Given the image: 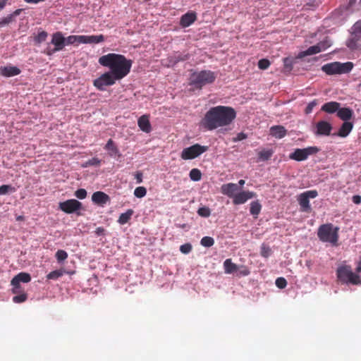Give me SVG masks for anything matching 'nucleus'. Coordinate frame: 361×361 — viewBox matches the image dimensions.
I'll list each match as a JSON object with an SVG mask.
<instances>
[{
    "mask_svg": "<svg viewBox=\"0 0 361 361\" xmlns=\"http://www.w3.org/2000/svg\"><path fill=\"white\" fill-rule=\"evenodd\" d=\"M276 286L279 288H284L287 286L286 280L283 277H279L276 280Z\"/></svg>",
    "mask_w": 361,
    "mask_h": 361,
    "instance_id": "nucleus-49",
    "label": "nucleus"
},
{
    "mask_svg": "<svg viewBox=\"0 0 361 361\" xmlns=\"http://www.w3.org/2000/svg\"><path fill=\"white\" fill-rule=\"evenodd\" d=\"M353 128V123L349 121H345L342 123L339 130L336 133H334L332 136H338L341 137H346Z\"/></svg>",
    "mask_w": 361,
    "mask_h": 361,
    "instance_id": "nucleus-15",
    "label": "nucleus"
},
{
    "mask_svg": "<svg viewBox=\"0 0 361 361\" xmlns=\"http://www.w3.org/2000/svg\"><path fill=\"white\" fill-rule=\"evenodd\" d=\"M239 274L241 276H247L250 274V271L247 268L243 267V269L240 270Z\"/></svg>",
    "mask_w": 361,
    "mask_h": 361,
    "instance_id": "nucleus-58",
    "label": "nucleus"
},
{
    "mask_svg": "<svg viewBox=\"0 0 361 361\" xmlns=\"http://www.w3.org/2000/svg\"><path fill=\"white\" fill-rule=\"evenodd\" d=\"M333 127L331 124L327 121H319L317 122V135L329 136L331 135V130Z\"/></svg>",
    "mask_w": 361,
    "mask_h": 361,
    "instance_id": "nucleus-17",
    "label": "nucleus"
},
{
    "mask_svg": "<svg viewBox=\"0 0 361 361\" xmlns=\"http://www.w3.org/2000/svg\"><path fill=\"white\" fill-rule=\"evenodd\" d=\"M104 149L109 152L110 157L120 156L119 150L112 139H109L106 144Z\"/></svg>",
    "mask_w": 361,
    "mask_h": 361,
    "instance_id": "nucleus-26",
    "label": "nucleus"
},
{
    "mask_svg": "<svg viewBox=\"0 0 361 361\" xmlns=\"http://www.w3.org/2000/svg\"><path fill=\"white\" fill-rule=\"evenodd\" d=\"M224 271L226 274H233L238 271V266L232 262L231 259H226L224 262Z\"/></svg>",
    "mask_w": 361,
    "mask_h": 361,
    "instance_id": "nucleus-29",
    "label": "nucleus"
},
{
    "mask_svg": "<svg viewBox=\"0 0 361 361\" xmlns=\"http://www.w3.org/2000/svg\"><path fill=\"white\" fill-rule=\"evenodd\" d=\"M272 154L271 150H262L259 153V157L264 161L268 160L271 158Z\"/></svg>",
    "mask_w": 361,
    "mask_h": 361,
    "instance_id": "nucleus-44",
    "label": "nucleus"
},
{
    "mask_svg": "<svg viewBox=\"0 0 361 361\" xmlns=\"http://www.w3.org/2000/svg\"><path fill=\"white\" fill-rule=\"evenodd\" d=\"M196 19L197 16L195 12H188L182 16L180 24L183 27H187L192 25Z\"/></svg>",
    "mask_w": 361,
    "mask_h": 361,
    "instance_id": "nucleus-21",
    "label": "nucleus"
},
{
    "mask_svg": "<svg viewBox=\"0 0 361 361\" xmlns=\"http://www.w3.org/2000/svg\"><path fill=\"white\" fill-rule=\"evenodd\" d=\"M236 116L233 108L226 106L212 107L202 120V126L208 130L230 125Z\"/></svg>",
    "mask_w": 361,
    "mask_h": 361,
    "instance_id": "nucleus-1",
    "label": "nucleus"
},
{
    "mask_svg": "<svg viewBox=\"0 0 361 361\" xmlns=\"http://www.w3.org/2000/svg\"><path fill=\"white\" fill-rule=\"evenodd\" d=\"M90 164L92 165H99L100 160L97 158H93L92 160L90 161Z\"/></svg>",
    "mask_w": 361,
    "mask_h": 361,
    "instance_id": "nucleus-59",
    "label": "nucleus"
},
{
    "mask_svg": "<svg viewBox=\"0 0 361 361\" xmlns=\"http://www.w3.org/2000/svg\"><path fill=\"white\" fill-rule=\"evenodd\" d=\"M352 200L355 204H360L361 203V196L358 195H353Z\"/></svg>",
    "mask_w": 361,
    "mask_h": 361,
    "instance_id": "nucleus-56",
    "label": "nucleus"
},
{
    "mask_svg": "<svg viewBox=\"0 0 361 361\" xmlns=\"http://www.w3.org/2000/svg\"><path fill=\"white\" fill-rule=\"evenodd\" d=\"M82 208V203L77 200L71 199L59 203V209L67 214H72Z\"/></svg>",
    "mask_w": 361,
    "mask_h": 361,
    "instance_id": "nucleus-10",
    "label": "nucleus"
},
{
    "mask_svg": "<svg viewBox=\"0 0 361 361\" xmlns=\"http://www.w3.org/2000/svg\"><path fill=\"white\" fill-rule=\"evenodd\" d=\"M217 78V73L209 70L195 71L190 75V85L201 90L204 86L212 84Z\"/></svg>",
    "mask_w": 361,
    "mask_h": 361,
    "instance_id": "nucleus-3",
    "label": "nucleus"
},
{
    "mask_svg": "<svg viewBox=\"0 0 361 361\" xmlns=\"http://www.w3.org/2000/svg\"><path fill=\"white\" fill-rule=\"evenodd\" d=\"M337 277L343 283L357 285L361 283L360 275L353 272L350 266H341L336 271Z\"/></svg>",
    "mask_w": 361,
    "mask_h": 361,
    "instance_id": "nucleus-5",
    "label": "nucleus"
},
{
    "mask_svg": "<svg viewBox=\"0 0 361 361\" xmlns=\"http://www.w3.org/2000/svg\"><path fill=\"white\" fill-rule=\"evenodd\" d=\"M65 273L63 269H58L51 271L49 274H47V278L49 280H56L61 276L63 275Z\"/></svg>",
    "mask_w": 361,
    "mask_h": 361,
    "instance_id": "nucleus-36",
    "label": "nucleus"
},
{
    "mask_svg": "<svg viewBox=\"0 0 361 361\" xmlns=\"http://www.w3.org/2000/svg\"><path fill=\"white\" fill-rule=\"evenodd\" d=\"M260 255L264 258H268L272 255L271 248L268 245L262 243L260 247Z\"/></svg>",
    "mask_w": 361,
    "mask_h": 361,
    "instance_id": "nucleus-34",
    "label": "nucleus"
},
{
    "mask_svg": "<svg viewBox=\"0 0 361 361\" xmlns=\"http://www.w3.org/2000/svg\"><path fill=\"white\" fill-rule=\"evenodd\" d=\"M353 68L352 62H333L324 65L322 70L328 75L349 73Z\"/></svg>",
    "mask_w": 361,
    "mask_h": 361,
    "instance_id": "nucleus-6",
    "label": "nucleus"
},
{
    "mask_svg": "<svg viewBox=\"0 0 361 361\" xmlns=\"http://www.w3.org/2000/svg\"><path fill=\"white\" fill-rule=\"evenodd\" d=\"M356 272L358 274H361V261L360 262L357 267H356Z\"/></svg>",
    "mask_w": 361,
    "mask_h": 361,
    "instance_id": "nucleus-61",
    "label": "nucleus"
},
{
    "mask_svg": "<svg viewBox=\"0 0 361 361\" xmlns=\"http://www.w3.org/2000/svg\"><path fill=\"white\" fill-rule=\"evenodd\" d=\"M353 111L350 108H338V110L337 111V116L338 117L341 119L342 121H348L350 120L353 117Z\"/></svg>",
    "mask_w": 361,
    "mask_h": 361,
    "instance_id": "nucleus-24",
    "label": "nucleus"
},
{
    "mask_svg": "<svg viewBox=\"0 0 361 361\" xmlns=\"http://www.w3.org/2000/svg\"><path fill=\"white\" fill-rule=\"evenodd\" d=\"M22 12V9H17L13 13L7 16L6 17L4 18L3 19H1V20L0 21V27H2L5 25H8L10 23H11L14 18L18 15L20 14V13Z\"/></svg>",
    "mask_w": 361,
    "mask_h": 361,
    "instance_id": "nucleus-30",
    "label": "nucleus"
},
{
    "mask_svg": "<svg viewBox=\"0 0 361 361\" xmlns=\"http://www.w3.org/2000/svg\"><path fill=\"white\" fill-rule=\"evenodd\" d=\"M133 213H134V211L133 209H128L125 213H122L120 215V216L118 219V222L121 225L127 224L129 221V220L131 219Z\"/></svg>",
    "mask_w": 361,
    "mask_h": 361,
    "instance_id": "nucleus-32",
    "label": "nucleus"
},
{
    "mask_svg": "<svg viewBox=\"0 0 361 361\" xmlns=\"http://www.w3.org/2000/svg\"><path fill=\"white\" fill-rule=\"evenodd\" d=\"M208 148L207 146L195 144L190 147L184 148L180 154V157L183 160L194 159L207 152Z\"/></svg>",
    "mask_w": 361,
    "mask_h": 361,
    "instance_id": "nucleus-7",
    "label": "nucleus"
},
{
    "mask_svg": "<svg viewBox=\"0 0 361 361\" xmlns=\"http://www.w3.org/2000/svg\"><path fill=\"white\" fill-rule=\"evenodd\" d=\"M338 230L339 228L334 226L332 224H322L317 231V236L322 242L336 247L338 245Z\"/></svg>",
    "mask_w": 361,
    "mask_h": 361,
    "instance_id": "nucleus-4",
    "label": "nucleus"
},
{
    "mask_svg": "<svg viewBox=\"0 0 361 361\" xmlns=\"http://www.w3.org/2000/svg\"><path fill=\"white\" fill-rule=\"evenodd\" d=\"M31 281V276L28 273L20 272L13 278V283H28Z\"/></svg>",
    "mask_w": 361,
    "mask_h": 361,
    "instance_id": "nucleus-31",
    "label": "nucleus"
},
{
    "mask_svg": "<svg viewBox=\"0 0 361 361\" xmlns=\"http://www.w3.org/2000/svg\"><path fill=\"white\" fill-rule=\"evenodd\" d=\"M92 200L94 203L103 206L110 202V197L104 192L97 191L92 194Z\"/></svg>",
    "mask_w": 361,
    "mask_h": 361,
    "instance_id": "nucleus-16",
    "label": "nucleus"
},
{
    "mask_svg": "<svg viewBox=\"0 0 361 361\" xmlns=\"http://www.w3.org/2000/svg\"><path fill=\"white\" fill-rule=\"evenodd\" d=\"M189 176L192 180L198 181L202 178V173L198 169H192L190 171Z\"/></svg>",
    "mask_w": 361,
    "mask_h": 361,
    "instance_id": "nucleus-37",
    "label": "nucleus"
},
{
    "mask_svg": "<svg viewBox=\"0 0 361 361\" xmlns=\"http://www.w3.org/2000/svg\"><path fill=\"white\" fill-rule=\"evenodd\" d=\"M296 60L295 57L294 59L286 58L284 59V65L286 68L290 70L292 68L293 63L295 62Z\"/></svg>",
    "mask_w": 361,
    "mask_h": 361,
    "instance_id": "nucleus-51",
    "label": "nucleus"
},
{
    "mask_svg": "<svg viewBox=\"0 0 361 361\" xmlns=\"http://www.w3.org/2000/svg\"><path fill=\"white\" fill-rule=\"evenodd\" d=\"M20 282H18V283H13V279L11 280V284L13 286V289H12V291L13 293H18L19 292V290L20 288Z\"/></svg>",
    "mask_w": 361,
    "mask_h": 361,
    "instance_id": "nucleus-55",
    "label": "nucleus"
},
{
    "mask_svg": "<svg viewBox=\"0 0 361 361\" xmlns=\"http://www.w3.org/2000/svg\"><path fill=\"white\" fill-rule=\"evenodd\" d=\"M97 230H98L99 232H101V231H103V229L101 228H98Z\"/></svg>",
    "mask_w": 361,
    "mask_h": 361,
    "instance_id": "nucleus-64",
    "label": "nucleus"
},
{
    "mask_svg": "<svg viewBox=\"0 0 361 361\" xmlns=\"http://www.w3.org/2000/svg\"><path fill=\"white\" fill-rule=\"evenodd\" d=\"M47 32L45 31L39 32L35 37V42L36 44H41L44 42L47 37Z\"/></svg>",
    "mask_w": 361,
    "mask_h": 361,
    "instance_id": "nucleus-40",
    "label": "nucleus"
},
{
    "mask_svg": "<svg viewBox=\"0 0 361 361\" xmlns=\"http://www.w3.org/2000/svg\"><path fill=\"white\" fill-rule=\"evenodd\" d=\"M200 244L205 247H210L214 245V240L209 236H204L200 240Z\"/></svg>",
    "mask_w": 361,
    "mask_h": 361,
    "instance_id": "nucleus-38",
    "label": "nucleus"
},
{
    "mask_svg": "<svg viewBox=\"0 0 361 361\" xmlns=\"http://www.w3.org/2000/svg\"><path fill=\"white\" fill-rule=\"evenodd\" d=\"M316 104V100L311 102L305 109V113L310 114L312 111L314 106Z\"/></svg>",
    "mask_w": 361,
    "mask_h": 361,
    "instance_id": "nucleus-54",
    "label": "nucleus"
},
{
    "mask_svg": "<svg viewBox=\"0 0 361 361\" xmlns=\"http://www.w3.org/2000/svg\"><path fill=\"white\" fill-rule=\"evenodd\" d=\"M353 30L356 32V33H360L361 34V20L356 22L353 27Z\"/></svg>",
    "mask_w": 361,
    "mask_h": 361,
    "instance_id": "nucleus-52",
    "label": "nucleus"
},
{
    "mask_svg": "<svg viewBox=\"0 0 361 361\" xmlns=\"http://www.w3.org/2000/svg\"><path fill=\"white\" fill-rule=\"evenodd\" d=\"M314 54H316V45H312L307 49L299 52L297 56H295V59L306 60V58Z\"/></svg>",
    "mask_w": 361,
    "mask_h": 361,
    "instance_id": "nucleus-28",
    "label": "nucleus"
},
{
    "mask_svg": "<svg viewBox=\"0 0 361 361\" xmlns=\"http://www.w3.org/2000/svg\"><path fill=\"white\" fill-rule=\"evenodd\" d=\"M16 188L11 185H2L0 186V195H6L8 192H14Z\"/></svg>",
    "mask_w": 361,
    "mask_h": 361,
    "instance_id": "nucleus-39",
    "label": "nucleus"
},
{
    "mask_svg": "<svg viewBox=\"0 0 361 361\" xmlns=\"http://www.w3.org/2000/svg\"><path fill=\"white\" fill-rule=\"evenodd\" d=\"M83 35H70L65 37L66 44H83Z\"/></svg>",
    "mask_w": 361,
    "mask_h": 361,
    "instance_id": "nucleus-33",
    "label": "nucleus"
},
{
    "mask_svg": "<svg viewBox=\"0 0 361 361\" xmlns=\"http://www.w3.org/2000/svg\"><path fill=\"white\" fill-rule=\"evenodd\" d=\"M135 179L137 183H140L142 181V173L137 171L135 174Z\"/></svg>",
    "mask_w": 361,
    "mask_h": 361,
    "instance_id": "nucleus-57",
    "label": "nucleus"
},
{
    "mask_svg": "<svg viewBox=\"0 0 361 361\" xmlns=\"http://www.w3.org/2000/svg\"><path fill=\"white\" fill-rule=\"evenodd\" d=\"M247 137V135L245 134L244 133H239L237 134L236 137L233 139V141L234 142L240 141V140L246 139Z\"/></svg>",
    "mask_w": 361,
    "mask_h": 361,
    "instance_id": "nucleus-53",
    "label": "nucleus"
},
{
    "mask_svg": "<svg viewBox=\"0 0 361 361\" xmlns=\"http://www.w3.org/2000/svg\"><path fill=\"white\" fill-rule=\"evenodd\" d=\"M340 107V104L336 102H329L325 103L321 108L322 111H324L329 114H333L334 112H337L338 108Z\"/></svg>",
    "mask_w": 361,
    "mask_h": 361,
    "instance_id": "nucleus-25",
    "label": "nucleus"
},
{
    "mask_svg": "<svg viewBox=\"0 0 361 361\" xmlns=\"http://www.w3.org/2000/svg\"><path fill=\"white\" fill-rule=\"evenodd\" d=\"M346 44L350 49H361V34L353 31L351 37L348 40Z\"/></svg>",
    "mask_w": 361,
    "mask_h": 361,
    "instance_id": "nucleus-14",
    "label": "nucleus"
},
{
    "mask_svg": "<svg viewBox=\"0 0 361 361\" xmlns=\"http://www.w3.org/2000/svg\"><path fill=\"white\" fill-rule=\"evenodd\" d=\"M20 70L16 66H6L0 67V74L4 77H13L20 73Z\"/></svg>",
    "mask_w": 361,
    "mask_h": 361,
    "instance_id": "nucleus-20",
    "label": "nucleus"
},
{
    "mask_svg": "<svg viewBox=\"0 0 361 361\" xmlns=\"http://www.w3.org/2000/svg\"><path fill=\"white\" fill-rule=\"evenodd\" d=\"M238 190V185L233 183L223 184L221 187V193L231 198H233V196L235 195V192Z\"/></svg>",
    "mask_w": 361,
    "mask_h": 361,
    "instance_id": "nucleus-19",
    "label": "nucleus"
},
{
    "mask_svg": "<svg viewBox=\"0 0 361 361\" xmlns=\"http://www.w3.org/2000/svg\"><path fill=\"white\" fill-rule=\"evenodd\" d=\"M287 134L286 129L282 126H274L270 128V135L276 138L281 139Z\"/></svg>",
    "mask_w": 361,
    "mask_h": 361,
    "instance_id": "nucleus-23",
    "label": "nucleus"
},
{
    "mask_svg": "<svg viewBox=\"0 0 361 361\" xmlns=\"http://www.w3.org/2000/svg\"><path fill=\"white\" fill-rule=\"evenodd\" d=\"M331 45L330 42L328 40H325L323 42H320L317 43V53L325 50L326 48L329 47Z\"/></svg>",
    "mask_w": 361,
    "mask_h": 361,
    "instance_id": "nucleus-46",
    "label": "nucleus"
},
{
    "mask_svg": "<svg viewBox=\"0 0 361 361\" xmlns=\"http://www.w3.org/2000/svg\"><path fill=\"white\" fill-rule=\"evenodd\" d=\"M8 0H0V11L5 7Z\"/></svg>",
    "mask_w": 361,
    "mask_h": 361,
    "instance_id": "nucleus-60",
    "label": "nucleus"
},
{
    "mask_svg": "<svg viewBox=\"0 0 361 361\" xmlns=\"http://www.w3.org/2000/svg\"><path fill=\"white\" fill-rule=\"evenodd\" d=\"M75 195L78 199L83 200L87 197V191L83 188L78 189L75 191Z\"/></svg>",
    "mask_w": 361,
    "mask_h": 361,
    "instance_id": "nucleus-50",
    "label": "nucleus"
},
{
    "mask_svg": "<svg viewBox=\"0 0 361 361\" xmlns=\"http://www.w3.org/2000/svg\"><path fill=\"white\" fill-rule=\"evenodd\" d=\"M51 43L54 45V48H48L45 51V53L49 56L62 50L66 46V39L61 32H56L52 35Z\"/></svg>",
    "mask_w": 361,
    "mask_h": 361,
    "instance_id": "nucleus-9",
    "label": "nucleus"
},
{
    "mask_svg": "<svg viewBox=\"0 0 361 361\" xmlns=\"http://www.w3.org/2000/svg\"><path fill=\"white\" fill-rule=\"evenodd\" d=\"M314 149V147L310 149H297L289 155V158L296 161L305 160L310 154V150Z\"/></svg>",
    "mask_w": 361,
    "mask_h": 361,
    "instance_id": "nucleus-13",
    "label": "nucleus"
},
{
    "mask_svg": "<svg viewBox=\"0 0 361 361\" xmlns=\"http://www.w3.org/2000/svg\"><path fill=\"white\" fill-rule=\"evenodd\" d=\"M27 298L26 293H22L20 295H16L13 298V301L16 303H21L25 302Z\"/></svg>",
    "mask_w": 361,
    "mask_h": 361,
    "instance_id": "nucleus-47",
    "label": "nucleus"
},
{
    "mask_svg": "<svg viewBox=\"0 0 361 361\" xmlns=\"http://www.w3.org/2000/svg\"><path fill=\"white\" fill-rule=\"evenodd\" d=\"M316 197V190L307 191L302 193L299 197V203L301 209L303 212H307L310 210V207L309 204V199L314 198Z\"/></svg>",
    "mask_w": 361,
    "mask_h": 361,
    "instance_id": "nucleus-11",
    "label": "nucleus"
},
{
    "mask_svg": "<svg viewBox=\"0 0 361 361\" xmlns=\"http://www.w3.org/2000/svg\"><path fill=\"white\" fill-rule=\"evenodd\" d=\"M99 63L104 67H108L114 78L121 80L130 71L133 62L127 59L123 55L110 53L102 56L99 59Z\"/></svg>",
    "mask_w": 361,
    "mask_h": 361,
    "instance_id": "nucleus-2",
    "label": "nucleus"
},
{
    "mask_svg": "<svg viewBox=\"0 0 361 361\" xmlns=\"http://www.w3.org/2000/svg\"><path fill=\"white\" fill-rule=\"evenodd\" d=\"M270 66V62L268 59H262L258 61V67L261 70H266Z\"/></svg>",
    "mask_w": 361,
    "mask_h": 361,
    "instance_id": "nucleus-45",
    "label": "nucleus"
},
{
    "mask_svg": "<svg viewBox=\"0 0 361 361\" xmlns=\"http://www.w3.org/2000/svg\"><path fill=\"white\" fill-rule=\"evenodd\" d=\"M190 55L185 52H175L170 56L168 60L171 66H174L180 61H185L189 59Z\"/></svg>",
    "mask_w": 361,
    "mask_h": 361,
    "instance_id": "nucleus-18",
    "label": "nucleus"
},
{
    "mask_svg": "<svg viewBox=\"0 0 361 361\" xmlns=\"http://www.w3.org/2000/svg\"><path fill=\"white\" fill-rule=\"evenodd\" d=\"M197 214L202 217H209L211 214V211L209 207H202L198 209Z\"/></svg>",
    "mask_w": 361,
    "mask_h": 361,
    "instance_id": "nucleus-43",
    "label": "nucleus"
},
{
    "mask_svg": "<svg viewBox=\"0 0 361 361\" xmlns=\"http://www.w3.org/2000/svg\"><path fill=\"white\" fill-rule=\"evenodd\" d=\"M238 184L240 185V186H243L244 184H245V180L241 179L238 181Z\"/></svg>",
    "mask_w": 361,
    "mask_h": 361,
    "instance_id": "nucleus-62",
    "label": "nucleus"
},
{
    "mask_svg": "<svg viewBox=\"0 0 361 361\" xmlns=\"http://www.w3.org/2000/svg\"><path fill=\"white\" fill-rule=\"evenodd\" d=\"M117 80H118L114 78V75L108 71L102 74L98 78L95 79L93 81V85L97 90L104 91L105 90V87L114 85Z\"/></svg>",
    "mask_w": 361,
    "mask_h": 361,
    "instance_id": "nucleus-8",
    "label": "nucleus"
},
{
    "mask_svg": "<svg viewBox=\"0 0 361 361\" xmlns=\"http://www.w3.org/2000/svg\"><path fill=\"white\" fill-rule=\"evenodd\" d=\"M137 125L141 130L145 133H149L152 130L148 115H142L138 118Z\"/></svg>",
    "mask_w": 361,
    "mask_h": 361,
    "instance_id": "nucleus-22",
    "label": "nucleus"
},
{
    "mask_svg": "<svg viewBox=\"0 0 361 361\" xmlns=\"http://www.w3.org/2000/svg\"><path fill=\"white\" fill-rule=\"evenodd\" d=\"M56 258L59 262L64 261L68 257V253L63 250H59L56 252Z\"/></svg>",
    "mask_w": 361,
    "mask_h": 361,
    "instance_id": "nucleus-41",
    "label": "nucleus"
},
{
    "mask_svg": "<svg viewBox=\"0 0 361 361\" xmlns=\"http://www.w3.org/2000/svg\"><path fill=\"white\" fill-rule=\"evenodd\" d=\"M192 245L190 243H185L180 247V251L183 254H188L192 250Z\"/></svg>",
    "mask_w": 361,
    "mask_h": 361,
    "instance_id": "nucleus-48",
    "label": "nucleus"
},
{
    "mask_svg": "<svg viewBox=\"0 0 361 361\" xmlns=\"http://www.w3.org/2000/svg\"><path fill=\"white\" fill-rule=\"evenodd\" d=\"M255 196V193L250 191H242L233 196V202L234 204H242L245 203L248 200Z\"/></svg>",
    "mask_w": 361,
    "mask_h": 361,
    "instance_id": "nucleus-12",
    "label": "nucleus"
},
{
    "mask_svg": "<svg viewBox=\"0 0 361 361\" xmlns=\"http://www.w3.org/2000/svg\"><path fill=\"white\" fill-rule=\"evenodd\" d=\"M147 190L145 187H137L134 190V195L135 197L141 198L146 195Z\"/></svg>",
    "mask_w": 361,
    "mask_h": 361,
    "instance_id": "nucleus-42",
    "label": "nucleus"
},
{
    "mask_svg": "<svg viewBox=\"0 0 361 361\" xmlns=\"http://www.w3.org/2000/svg\"><path fill=\"white\" fill-rule=\"evenodd\" d=\"M83 44H98L104 41V37L99 35H83Z\"/></svg>",
    "mask_w": 361,
    "mask_h": 361,
    "instance_id": "nucleus-27",
    "label": "nucleus"
},
{
    "mask_svg": "<svg viewBox=\"0 0 361 361\" xmlns=\"http://www.w3.org/2000/svg\"><path fill=\"white\" fill-rule=\"evenodd\" d=\"M306 264H307V266L310 268L312 264L311 263V262H310V261H307V262H306Z\"/></svg>",
    "mask_w": 361,
    "mask_h": 361,
    "instance_id": "nucleus-63",
    "label": "nucleus"
},
{
    "mask_svg": "<svg viewBox=\"0 0 361 361\" xmlns=\"http://www.w3.org/2000/svg\"><path fill=\"white\" fill-rule=\"evenodd\" d=\"M262 205L257 201L252 202L250 204V212L251 214L257 216L261 211Z\"/></svg>",
    "mask_w": 361,
    "mask_h": 361,
    "instance_id": "nucleus-35",
    "label": "nucleus"
}]
</instances>
